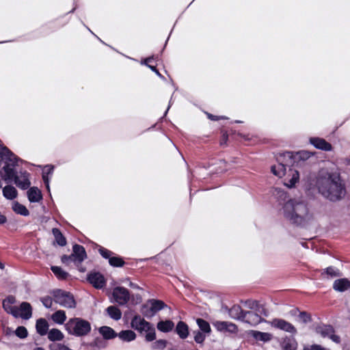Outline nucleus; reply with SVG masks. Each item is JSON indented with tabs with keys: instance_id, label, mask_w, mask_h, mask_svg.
Listing matches in <instances>:
<instances>
[{
	"instance_id": "ea45409f",
	"label": "nucleus",
	"mask_w": 350,
	"mask_h": 350,
	"mask_svg": "<svg viewBox=\"0 0 350 350\" xmlns=\"http://www.w3.org/2000/svg\"><path fill=\"white\" fill-rule=\"evenodd\" d=\"M312 156V153L308 151H299L296 152L295 154L293 153V165H294L295 161L297 158H299L301 160H306L308 158H310Z\"/></svg>"
},
{
	"instance_id": "4c0bfd02",
	"label": "nucleus",
	"mask_w": 350,
	"mask_h": 350,
	"mask_svg": "<svg viewBox=\"0 0 350 350\" xmlns=\"http://www.w3.org/2000/svg\"><path fill=\"white\" fill-rule=\"evenodd\" d=\"M321 275L325 277L324 275H327V278H334V277H338L340 275V273L339 270L334 267H328L325 269L323 270Z\"/></svg>"
},
{
	"instance_id": "4468645a",
	"label": "nucleus",
	"mask_w": 350,
	"mask_h": 350,
	"mask_svg": "<svg viewBox=\"0 0 350 350\" xmlns=\"http://www.w3.org/2000/svg\"><path fill=\"white\" fill-rule=\"evenodd\" d=\"M271 325L272 327L281 329L291 334L296 333L295 327L288 321L282 319H274L271 321Z\"/></svg>"
},
{
	"instance_id": "423d86ee",
	"label": "nucleus",
	"mask_w": 350,
	"mask_h": 350,
	"mask_svg": "<svg viewBox=\"0 0 350 350\" xmlns=\"http://www.w3.org/2000/svg\"><path fill=\"white\" fill-rule=\"evenodd\" d=\"M65 329L69 334L83 336L91 331L90 323L81 318L70 319L65 324Z\"/></svg>"
},
{
	"instance_id": "6e6552de",
	"label": "nucleus",
	"mask_w": 350,
	"mask_h": 350,
	"mask_svg": "<svg viewBox=\"0 0 350 350\" xmlns=\"http://www.w3.org/2000/svg\"><path fill=\"white\" fill-rule=\"evenodd\" d=\"M53 300L62 307L66 308H74L76 306V301L73 295L67 291L55 289L53 291Z\"/></svg>"
},
{
	"instance_id": "4d7b16f0",
	"label": "nucleus",
	"mask_w": 350,
	"mask_h": 350,
	"mask_svg": "<svg viewBox=\"0 0 350 350\" xmlns=\"http://www.w3.org/2000/svg\"><path fill=\"white\" fill-rule=\"evenodd\" d=\"M7 221V218L5 215L0 212V225L5 224Z\"/></svg>"
},
{
	"instance_id": "09e8293b",
	"label": "nucleus",
	"mask_w": 350,
	"mask_h": 350,
	"mask_svg": "<svg viewBox=\"0 0 350 350\" xmlns=\"http://www.w3.org/2000/svg\"><path fill=\"white\" fill-rule=\"evenodd\" d=\"M214 326L219 332H226V321H216Z\"/></svg>"
},
{
	"instance_id": "6ab92c4d",
	"label": "nucleus",
	"mask_w": 350,
	"mask_h": 350,
	"mask_svg": "<svg viewBox=\"0 0 350 350\" xmlns=\"http://www.w3.org/2000/svg\"><path fill=\"white\" fill-rule=\"evenodd\" d=\"M27 197L31 202H38L42 199L40 190L36 187L29 188L27 191Z\"/></svg>"
},
{
	"instance_id": "ddd939ff",
	"label": "nucleus",
	"mask_w": 350,
	"mask_h": 350,
	"mask_svg": "<svg viewBox=\"0 0 350 350\" xmlns=\"http://www.w3.org/2000/svg\"><path fill=\"white\" fill-rule=\"evenodd\" d=\"M88 281L96 288L100 289L105 286L106 280L99 272H92L88 275Z\"/></svg>"
},
{
	"instance_id": "a18cd8bd",
	"label": "nucleus",
	"mask_w": 350,
	"mask_h": 350,
	"mask_svg": "<svg viewBox=\"0 0 350 350\" xmlns=\"http://www.w3.org/2000/svg\"><path fill=\"white\" fill-rule=\"evenodd\" d=\"M15 334L20 338H25L27 336V330L23 326H19L15 331Z\"/></svg>"
},
{
	"instance_id": "c756f323",
	"label": "nucleus",
	"mask_w": 350,
	"mask_h": 350,
	"mask_svg": "<svg viewBox=\"0 0 350 350\" xmlns=\"http://www.w3.org/2000/svg\"><path fill=\"white\" fill-rule=\"evenodd\" d=\"M3 195L8 200H14L17 196V190L11 185H7L3 188Z\"/></svg>"
},
{
	"instance_id": "f03ea898",
	"label": "nucleus",
	"mask_w": 350,
	"mask_h": 350,
	"mask_svg": "<svg viewBox=\"0 0 350 350\" xmlns=\"http://www.w3.org/2000/svg\"><path fill=\"white\" fill-rule=\"evenodd\" d=\"M0 157L5 165L0 170L2 179L9 183L14 181L18 187L23 190L28 189L31 185L29 179V174L27 171H21L18 175L14 168L21 161L7 147L0 145Z\"/></svg>"
},
{
	"instance_id": "f704fd0d",
	"label": "nucleus",
	"mask_w": 350,
	"mask_h": 350,
	"mask_svg": "<svg viewBox=\"0 0 350 350\" xmlns=\"http://www.w3.org/2000/svg\"><path fill=\"white\" fill-rule=\"evenodd\" d=\"M13 211L21 215L27 216L29 215V211L24 205L16 202L12 206Z\"/></svg>"
},
{
	"instance_id": "5fc2aeb1",
	"label": "nucleus",
	"mask_w": 350,
	"mask_h": 350,
	"mask_svg": "<svg viewBox=\"0 0 350 350\" xmlns=\"http://www.w3.org/2000/svg\"><path fill=\"white\" fill-rule=\"evenodd\" d=\"M245 304L249 308L255 309L258 306V303L256 301L248 300L245 302Z\"/></svg>"
},
{
	"instance_id": "e433bc0d",
	"label": "nucleus",
	"mask_w": 350,
	"mask_h": 350,
	"mask_svg": "<svg viewBox=\"0 0 350 350\" xmlns=\"http://www.w3.org/2000/svg\"><path fill=\"white\" fill-rule=\"evenodd\" d=\"M272 193L280 204L285 202L287 198L286 193L284 190L278 188L273 189Z\"/></svg>"
},
{
	"instance_id": "20e7f679",
	"label": "nucleus",
	"mask_w": 350,
	"mask_h": 350,
	"mask_svg": "<svg viewBox=\"0 0 350 350\" xmlns=\"http://www.w3.org/2000/svg\"><path fill=\"white\" fill-rule=\"evenodd\" d=\"M293 152H285L280 153L277 159L278 164L271 167L272 173L278 176L282 177L286 174L284 185L288 187H293L299 179L298 171L289 168L288 174H286V167L293 166Z\"/></svg>"
},
{
	"instance_id": "bf43d9fd",
	"label": "nucleus",
	"mask_w": 350,
	"mask_h": 350,
	"mask_svg": "<svg viewBox=\"0 0 350 350\" xmlns=\"http://www.w3.org/2000/svg\"><path fill=\"white\" fill-rule=\"evenodd\" d=\"M130 286L133 287V288H137V286L136 284H133V282L130 283Z\"/></svg>"
},
{
	"instance_id": "a878e982",
	"label": "nucleus",
	"mask_w": 350,
	"mask_h": 350,
	"mask_svg": "<svg viewBox=\"0 0 350 350\" xmlns=\"http://www.w3.org/2000/svg\"><path fill=\"white\" fill-rule=\"evenodd\" d=\"M122 340L125 342H131L136 338V334L130 329L121 331L118 335Z\"/></svg>"
},
{
	"instance_id": "e2e57ef3",
	"label": "nucleus",
	"mask_w": 350,
	"mask_h": 350,
	"mask_svg": "<svg viewBox=\"0 0 350 350\" xmlns=\"http://www.w3.org/2000/svg\"><path fill=\"white\" fill-rule=\"evenodd\" d=\"M169 350H178V349L176 348H170V349H169Z\"/></svg>"
},
{
	"instance_id": "aec40b11",
	"label": "nucleus",
	"mask_w": 350,
	"mask_h": 350,
	"mask_svg": "<svg viewBox=\"0 0 350 350\" xmlns=\"http://www.w3.org/2000/svg\"><path fill=\"white\" fill-rule=\"evenodd\" d=\"M245 313V311H244L239 305H234L229 310L230 317L239 321H242Z\"/></svg>"
},
{
	"instance_id": "37998d69",
	"label": "nucleus",
	"mask_w": 350,
	"mask_h": 350,
	"mask_svg": "<svg viewBox=\"0 0 350 350\" xmlns=\"http://www.w3.org/2000/svg\"><path fill=\"white\" fill-rule=\"evenodd\" d=\"M167 345V340L163 339H160L156 340L152 344V349H159V350H163L166 347Z\"/></svg>"
},
{
	"instance_id": "c03bdc74",
	"label": "nucleus",
	"mask_w": 350,
	"mask_h": 350,
	"mask_svg": "<svg viewBox=\"0 0 350 350\" xmlns=\"http://www.w3.org/2000/svg\"><path fill=\"white\" fill-rule=\"evenodd\" d=\"M194 334V340L198 344H202L204 342L206 338V334L202 332L199 330L193 331Z\"/></svg>"
},
{
	"instance_id": "79ce46f5",
	"label": "nucleus",
	"mask_w": 350,
	"mask_h": 350,
	"mask_svg": "<svg viewBox=\"0 0 350 350\" xmlns=\"http://www.w3.org/2000/svg\"><path fill=\"white\" fill-rule=\"evenodd\" d=\"M152 59V57H149L142 62V64L147 66L152 71L155 72L157 76H159L161 79H164V77L159 72L157 68L154 66L149 65L148 63L150 62Z\"/></svg>"
},
{
	"instance_id": "412c9836",
	"label": "nucleus",
	"mask_w": 350,
	"mask_h": 350,
	"mask_svg": "<svg viewBox=\"0 0 350 350\" xmlns=\"http://www.w3.org/2000/svg\"><path fill=\"white\" fill-rule=\"evenodd\" d=\"M36 328L40 336H44L48 333L49 323L44 319H39L36 321Z\"/></svg>"
},
{
	"instance_id": "b1692460",
	"label": "nucleus",
	"mask_w": 350,
	"mask_h": 350,
	"mask_svg": "<svg viewBox=\"0 0 350 350\" xmlns=\"http://www.w3.org/2000/svg\"><path fill=\"white\" fill-rule=\"evenodd\" d=\"M106 347V342L104 339L96 338L92 343L86 345L87 350H100Z\"/></svg>"
},
{
	"instance_id": "72a5a7b5",
	"label": "nucleus",
	"mask_w": 350,
	"mask_h": 350,
	"mask_svg": "<svg viewBox=\"0 0 350 350\" xmlns=\"http://www.w3.org/2000/svg\"><path fill=\"white\" fill-rule=\"evenodd\" d=\"M174 326V323L170 320L161 321L157 323V329L163 332H168L171 331Z\"/></svg>"
},
{
	"instance_id": "f3484780",
	"label": "nucleus",
	"mask_w": 350,
	"mask_h": 350,
	"mask_svg": "<svg viewBox=\"0 0 350 350\" xmlns=\"http://www.w3.org/2000/svg\"><path fill=\"white\" fill-rule=\"evenodd\" d=\"M18 317H21L23 319H29L32 315V308L29 303L22 302L20 308H18Z\"/></svg>"
},
{
	"instance_id": "0eeeda50",
	"label": "nucleus",
	"mask_w": 350,
	"mask_h": 350,
	"mask_svg": "<svg viewBox=\"0 0 350 350\" xmlns=\"http://www.w3.org/2000/svg\"><path fill=\"white\" fill-rule=\"evenodd\" d=\"M131 327L140 333L146 332L145 338L148 342L153 341L156 338L155 328L153 325L139 314H136L132 318Z\"/></svg>"
},
{
	"instance_id": "58836bf2",
	"label": "nucleus",
	"mask_w": 350,
	"mask_h": 350,
	"mask_svg": "<svg viewBox=\"0 0 350 350\" xmlns=\"http://www.w3.org/2000/svg\"><path fill=\"white\" fill-rule=\"evenodd\" d=\"M282 347L284 350H296L297 344L293 339H285L282 343Z\"/></svg>"
},
{
	"instance_id": "a19ab883",
	"label": "nucleus",
	"mask_w": 350,
	"mask_h": 350,
	"mask_svg": "<svg viewBox=\"0 0 350 350\" xmlns=\"http://www.w3.org/2000/svg\"><path fill=\"white\" fill-rule=\"evenodd\" d=\"M109 263L112 267H121L124 265V261L119 256H111L109 260Z\"/></svg>"
},
{
	"instance_id": "2eb2a0df",
	"label": "nucleus",
	"mask_w": 350,
	"mask_h": 350,
	"mask_svg": "<svg viewBox=\"0 0 350 350\" xmlns=\"http://www.w3.org/2000/svg\"><path fill=\"white\" fill-rule=\"evenodd\" d=\"M262 320L263 319L256 312L254 311H245L241 321L255 326L261 323Z\"/></svg>"
},
{
	"instance_id": "dca6fc26",
	"label": "nucleus",
	"mask_w": 350,
	"mask_h": 350,
	"mask_svg": "<svg viewBox=\"0 0 350 350\" xmlns=\"http://www.w3.org/2000/svg\"><path fill=\"white\" fill-rule=\"evenodd\" d=\"M310 142L312 145H313L316 148L325 150V151H330L332 148L331 144L326 142L324 139L319 137H311L310 139Z\"/></svg>"
},
{
	"instance_id": "393cba45",
	"label": "nucleus",
	"mask_w": 350,
	"mask_h": 350,
	"mask_svg": "<svg viewBox=\"0 0 350 350\" xmlns=\"http://www.w3.org/2000/svg\"><path fill=\"white\" fill-rule=\"evenodd\" d=\"M53 170L54 167L53 165H47L44 167V169L42 172V179L49 191H50L49 176L53 174Z\"/></svg>"
},
{
	"instance_id": "4be33fe9",
	"label": "nucleus",
	"mask_w": 350,
	"mask_h": 350,
	"mask_svg": "<svg viewBox=\"0 0 350 350\" xmlns=\"http://www.w3.org/2000/svg\"><path fill=\"white\" fill-rule=\"evenodd\" d=\"M176 332L181 339H185L189 335L188 325L183 321H179L176 327Z\"/></svg>"
},
{
	"instance_id": "7ed1b4c3",
	"label": "nucleus",
	"mask_w": 350,
	"mask_h": 350,
	"mask_svg": "<svg viewBox=\"0 0 350 350\" xmlns=\"http://www.w3.org/2000/svg\"><path fill=\"white\" fill-rule=\"evenodd\" d=\"M284 217L291 224L305 226L313 219L306 203L297 199H290L282 207Z\"/></svg>"
},
{
	"instance_id": "a211bd4d",
	"label": "nucleus",
	"mask_w": 350,
	"mask_h": 350,
	"mask_svg": "<svg viewBox=\"0 0 350 350\" xmlns=\"http://www.w3.org/2000/svg\"><path fill=\"white\" fill-rule=\"evenodd\" d=\"M350 288V281L347 278L336 280L333 284V288L338 292H344Z\"/></svg>"
},
{
	"instance_id": "052dcab7",
	"label": "nucleus",
	"mask_w": 350,
	"mask_h": 350,
	"mask_svg": "<svg viewBox=\"0 0 350 350\" xmlns=\"http://www.w3.org/2000/svg\"><path fill=\"white\" fill-rule=\"evenodd\" d=\"M33 350H44V349L42 347H36V348L33 349Z\"/></svg>"
},
{
	"instance_id": "7c9ffc66",
	"label": "nucleus",
	"mask_w": 350,
	"mask_h": 350,
	"mask_svg": "<svg viewBox=\"0 0 350 350\" xmlns=\"http://www.w3.org/2000/svg\"><path fill=\"white\" fill-rule=\"evenodd\" d=\"M51 269L58 280H65L70 275L69 273L63 270L60 267L51 266Z\"/></svg>"
},
{
	"instance_id": "f8f14e48",
	"label": "nucleus",
	"mask_w": 350,
	"mask_h": 350,
	"mask_svg": "<svg viewBox=\"0 0 350 350\" xmlns=\"http://www.w3.org/2000/svg\"><path fill=\"white\" fill-rule=\"evenodd\" d=\"M15 302V297L10 295L3 300L2 306L7 313L12 314L14 317H18L19 315L18 308L16 306H12Z\"/></svg>"
},
{
	"instance_id": "473e14b6",
	"label": "nucleus",
	"mask_w": 350,
	"mask_h": 350,
	"mask_svg": "<svg viewBox=\"0 0 350 350\" xmlns=\"http://www.w3.org/2000/svg\"><path fill=\"white\" fill-rule=\"evenodd\" d=\"M100 334L103 336L104 339H111L117 336L115 331L107 326H103L99 329Z\"/></svg>"
},
{
	"instance_id": "680f3d73",
	"label": "nucleus",
	"mask_w": 350,
	"mask_h": 350,
	"mask_svg": "<svg viewBox=\"0 0 350 350\" xmlns=\"http://www.w3.org/2000/svg\"><path fill=\"white\" fill-rule=\"evenodd\" d=\"M4 266L0 262V268L3 269Z\"/></svg>"
},
{
	"instance_id": "13d9d810",
	"label": "nucleus",
	"mask_w": 350,
	"mask_h": 350,
	"mask_svg": "<svg viewBox=\"0 0 350 350\" xmlns=\"http://www.w3.org/2000/svg\"><path fill=\"white\" fill-rule=\"evenodd\" d=\"M171 98H172V97H171ZM171 104H172V99H170V100L169 106L167 107V110L165 112V115L167 113V111L169 110Z\"/></svg>"
},
{
	"instance_id": "2f4dec72",
	"label": "nucleus",
	"mask_w": 350,
	"mask_h": 350,
	"mask_svg": "<svg viewBox=\"0 0 350 350\" xmlns=\"http://www.w3.org/2000/svg\"><path fill=\"white\" fill-rule=\"evenodd\" d=\"M48 338L53 342L59 341L64 338V334L59 329L53 328L48 332Z\"/></svg>"
},
{
	"instance_id": "1a4fd4ad",
	"label": "nucleus",
	"mask_w": 350,
	"mask_h": 350,
	"mask_svg": "<svg viewBox=\"0 0 350 350\" xmlns=\"http://www.w3.org/2000/svg\"><path fill=\"white\" fill-rule=\"evenodd\" d=\"M148 304H150L149 308L148 305H144L142 310L143 314L146 317H152L157 312L167 307V305L163 301L159 299H150Z\"/></svg>"
},
{
	"instance_id": "3c124183",
	"label": "nucleus",
	"mask_w": 350,
	"mask_h": 350,
	"mask_svg": "<svg viewBox=\"0 0 350 350\" xmlns=\"http://www.w3.org/2000/svg\"><path fill=\"white\" fill-rule=\"evenodd\" d=\"M237 327L235 324L226 321V332L230 333H235L237 332Z\"/></svg>"
},
{
	"instance_id": "de8ad7c7",
	"label": "nucleus",
	"mask_w": 350,
	"mask_h": 350,
	"mask_svg": "<svg viewBox=\"0 0 350 350\" xmlns=\"http://www.w3.org/2000/svg\"><path fill=\"white\" fill-rule=\"evenodd\" d=\"M50 350H70L67 346L59 344V343H53L49 346Z\"/></svg>"
},
{
	"instance_id": "9b49d317",
	"label": "nucleus",
	"mask_w": 350,
	"mask_h": 350,
	"mask_svg": "<svg viewBox=\"0 0 350 350\" xmlns=\"http://www.w3.org/2000/svg\"><path fill=\"white\" fill-rule=\"evenodd\" d=\"M316 330L317 332L322 337H327L337 344L340 342V338L339 336L334 334L335 331L332 326L329 325H323L317 327Z\"/></svg>"
},
{
	"instance_id": "f257e3e1",
	"label": "nucleus",
	"mask_w": 350,
	"mask_h": 350,
	"mask_svg": "<svg viewBox=\"0 0 350 350\" xmlns=\"http://www.w3.org/2000/svg\"><path fill=\"white\" fill-rule=\"evenodd\" d=\"M316 187L324 198L333 202L341 200L347 193L345 183L336 172L321 170L317 177Z\"/></svg>"
},
{
	"instance_id": "8fccbe9b",
	"label": "nucleus",
	"mask_w": 350,
	"mask_h": 350,
	"mask_svg": "<svg viewBox=\"0 0 350 350\" xmlns=\"http://www.w3.org/2000/svg\"><path fill=\"white\" fill-rule=\"evenodd\" d=\"M299 317L304 323H307L311 321L310 315L306 312H301L299 314Z\"/></svg>"
},
{
	"instance_id": "cd10ccee",
	"label": "nucleus",
	"mask_w": 350,
	"mask_h": 350,
	"mask_svg": "<svg viewBox=\"0 0 350 350\" xmlns=\"http://www.w3.org/2000/svg\"><path fill=\"white\" fill-rule=\"evenodd\" d=\"M51 319L54 323L62 325L66 320V312L62 310H57L51 315Z\"/></svg>"
},
{
	"instance_id": "49530a36",
	"label": "nucleus",
	"mask_w": 350,
	"mask_h": 350,
	"mask_svg": "<svg viewBox=\"0 0 350 350\" xmlns=\"http://www.w3.org/2000/svg\"><path fill=\"white\" fill-rule=\"evenodd\" d=\"M100 254L105 259H109L111 257L113 252L103 247H100L98 249Z\"/></svg>"
},
{
	"instance_id": "864d4df0",
	"label": "nucleus",
	"mask_w": 350,
	"mask_h": 350,
	"mask_svg": "<svg viewBox=\"0 0 350 350\" xmlns=\"http://www.w3.org/2000/svg\"><path fill=\"white\" fill-rule=\"evenodd\" d=\"M304 350H325V348L322 347L319 345H308L304 347Z\"/></svg>"
},
{
	"instance_id": "603ef678",
	"label": "nucleus",
	"mask_w": 350,
	"mask_h": 350,
	"mask_svg": "<svg viewBox=\"0 0 350 350\" xmlns=\"http://www.w3.org/2000/svg\"><path fill=\"white\" fill-rule=\"evenodd\" d=\"M41 301L42 304L44 306V307H46V308H49L52 306V299L49 296L42 297L41 299Z\"/></svg>"
},
{
	"instance_id": "c9c22d12",
	"label": "nucleus",
	"mask_w": 350,
	"mask_h": 350,
	"mask_svg": "<svg viewBox=\"0 0 350 350\" xmlns=\"http://www.w3.org/2000/svg\"><path fill=\"white\" fill-rule=\"evenodd\" d=\"M196 323L200 328V331L204 334H209L211 331L209 323L203 319L198 318L196 319Z\"/></svg>"
},
{
	"instance_id": "5701e85b",
	"label": "nucleus",
	"mask_w": 350,
	"mask_h": 350,
	"mask_svg": "<svg viewBox=\"0 0 350 350\" xmlns=\"http://www.w3.org/2000/svg\"><path fill=\"white\" fill-rule=\"evenodd\" d=\"M107 315L115 321H118L122 317L121 310L115 306H110L105 310Z\"/></svg>"
},
{
	"instance_id": "39448f33",
	"label": "nucleus",
	"mask_w": 350,
	"mask_h": 350,
	"mask_svg": "<svg viewBox=\"0 0 350 350\" xmlns=\"http://www.w3.org/2000/svg\"><path fill=\"white\" fill-rule=\"evenodd\" d=\"M87 258V254L83 246L75 244L70 255H63L61 261L63 264L69 266L73 263L80 272H84L85 269L81 266V262Z\"/></svg>"
},
{
	"instance_id": "c85d7f7f",
	"label": "nucleus",
	"mask_w": 350,
	"mask_h": 350,
	"mask_svg": "<svg viewBox=\"0 0 350 350\" xmlns=\"http://www.w3.org/2000/svg\"><path fill=\"white\" fill-rule=\"evenodd\" d=\"M252 336L258 341L268 342L272 339L271 334L259 331H252Z\"/></svg>"
},
{
	"instance_id": "9d476101",
	"label": "nucleus",
	"mask_w": 350,
	"mask_h": 350,
	"mask_svg": "<svg viewBox=\"0 0 350 350\" xmlns=\"http://www.w3.org/2000/svg\"><path fill=\"white\" fill-rule=\"evenodd\" d=\"M113 301L120 306L127 304L130 299V293L128 289L124 287L118 286L113 288L112 292Z\"/></svg>"
},
{
	"instance_id": "6e6d98bb",
	"label": "nucleus",
	"mask_w": 350,
	"mask_h": 350,
	"mask_svg": "<svg viewBox=\"0 0 350 350\" xmlns=\"http://www.w3.org/2000/svg\"><path fill=\"white\" fill-rule=\"evenodd\" d=\"M208 118H209V119H211V120H219L220 118H221V119H224V118H225L224 117H220V118H219V117H217V116H213V115H212V114H210V113H208Z\"/></svg>"
},
{
	"instance_id": "bb28decb",
	"label": "nucleus",
	"mask_w": 350,
	"mask_h": 350,
	"mask_svg": "<svg viewBox=\"0 0 350 350\" xmlns=\"http://www.w3.org/2000/svg\"><path fill=\"white\" fill-rule=\"evenodd\" d=\"M52 233L55 237V240L57 244L62 247L65 246L66 245V239L59 229L56 228H53Z\"/></svg>"
}]
</instances>
